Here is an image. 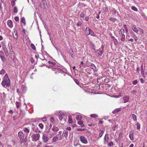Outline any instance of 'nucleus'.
<instances>
[{
	"label": "nucleus",
	"mask_w": 147,
	"mask_h": 147,
	"mask_svg": "<svg viewBox=\"0 0 147 147\" xmlns=\"http://www.w3.org/2000/svg\"><path fill=\"white\" fill-rule=\"evenodd\" d=\"M104 11L105 12H107L108 10V8L107 7H105L103 9Z\"/></svg>",
	"instance_id": "obj_58"
},
{
	"label": "nucleus",
	"mask_w": 147,
	"mask_h": 147,
	"mask_svg": "<svg viewBox=\"0 0 147 147\" xmlns=\"http://www.w3.org/2000/svg\"><path fill=\"white\" fill-rule=\"evenodd\" d=\"M78 124L81 125L82 127H84V126L83 124V122L82 121H78Z\"/></svg>",
	"instance_id": "obj_40"
},
{
	"label": "nucleus",
	"mask_w": 147,
	"mask_h": 147,
	"mask_svg": "<svg viewBox=\"0 0 147 147\" xmlns=\"http://www.w3.org/2000/svg\"><path fill=\"white\" fill-rule=\"evenodd\" d=\"M16 108L18 109L19 108V107L21 105V103L20 102L16 101Z\"/></svg>",
	"instance_id": "obj_30"
},
{
	"label": "nucleus",
	"mask_w": 147,
	"mask_h": 147,
	"mask_svg": "<svg viewBox=\"0 0 147 147\" xmlns=\"http://www.w3.org/2000/svg\"><path fill=\"white\" fill-rule=\"evenodd\" d=\"M21 22L23 23L24 25H25L26 24V21H25V20L24 17H22L21 20Z\"/></svg>",
	"instance_id": "obj_35"
},
{
	"label": "nucleus",
	"mask_w": 147,
	"mask_h": 147,
	"mask_svg": "<svg viewBox=\"0 0 147 147\" xmlns=\"http://www.w3.org/2000/svg\"><path fill=\"white\" fill-rule=\"evenodd\" d=\"M56 115L58 116L59 120L61 121L63 119L65 122L67 119V115L64 112L60 111L59 112H57V113H56Z\"/></svg>",
	"instance_id": "obj_2"
},
{
	"label": "nucleus",
	"mask_w": 147,
	"mask_h": 147,
	"mask_svg": "<svg viewBox=\"0 0 147 147\" xmlns=\"http://www.w3.org/2000/svg\"><path fill=\"white\" fill-rule=\"evenodd\" d=\"M84 14L83 13H82L80 14V17L83 18L84 17Z\"/></svg>",
	"instance_id": "obj_60"
},
{
	"label": "nucleus",
	"mask_w": 147,
	"mask_h": 147,
	"mask_svg": "<svg viewBox=\"0 0 147 147\" xmlns=\"http://www.w3.org/2000/svg\"><path fill=\"white\" fill-rule=\"evenodd\" d=\"M42 139L43 142L45 143H47L49 140V138L47 136L46 134H43L42 136Z\"/></svg>",
	"instance_id": "obj_11"
},
{
	"label": "nucleus",
	"mask_w": 147,
	"mask_h": 147,
	"mask_svg": "<svg viewBox=\"0 0 147 147\" xmlns=\"http://www.w3.org/2000/svg\"><path fill=\"white\" fill-rule=\"evenodd\" d=\"M90 116L92 118H96L98 117V115L95 114H91L90 115Z\"/></svg>",
	"instance_id": "obj_29"
},
{
	"label": "nucleus",
	"mask_w": 147,
	"mask_h": 147,
	"mask_svg": "<svg viewBox=\"0 0 147 147\" xmlns=\"http://www.w3.org/2000/svg\"><path fill=\"white\" fill-rule=\"evenodd\" d=\"M74 80L77 84L78 85L80 83H79L78 80H77L74 78Z\"/></svg>",
	"instance_id": "obj_49"
},
{
	"label": "nucleus",
	"mask_w": 147,
	"mask_h": 147,
	"mask_svg": "<svg viewBox=\"0 0 147 147\" xmlns=\"http://www.w3.org/2000/svg\"><path fill=\"white\" fill-rule=\"evenodd\" d=\"M119 35L121 37V40L123 41L124 42L125 41V36L124 34V33L125 32V30L124 29H121L119 32Z\"/></svg>",
	"instance_id": "obj_4"
},
{
	"label": "nucleus",
	"mask_w": 147,
	"mask_h": 147,
	"mask_svg": "<svg viewBox=\"0 0 147 147\" xmlns=\"http://www.w3.org/2000/svg\"><path fill=\"white\" fill-rule=\"evenodd\" d=\"M141 74L142 75L144 74V70H143V65L142 64L141 66Z\"/></svg>",
	"instance_id": "obj_32"
},
{
	"label": "nucleus",
	"mask_w": 147,
	"mask_h": 147,
	"mask_svg": "<svg viewBox=\"0 0 147 147\" xmlns=\"http://www.w3.org/2000/svg\"><path fill=\"white\" fill-rule=\"evenodd\" d=\"M129 137L130 139L131 140H133L134 139L133 138V132H130L129 135Z\"/></svg>",
	"instance_id": "obj_25"
},
{
	"label": "nucleus",
	"mask_w": 147,
	"mask_h": 147,
	"mask_svg": "<svg viewBox=\"0 0 147 147\" xmlns=\"http://www.w3.org/2000/svg\"><path fill=\"white\" fill-rule=\"evenodd\" d=\"M52 69L55 71V74L59 73H62L63 72V71L61 69L56 67L52 68Z\"/></svg>",
	"instance_id": "obj_9"
},
{
	"label": "nucleus",
	"mask_w": 147,
	"mask_h": 147,
	"mask_svg": "<svg viewBox=\"0 0 147 147\" xmlns=\"http://www.w3.org/2000/svg\"><path fill=\"white\" fill-rule=\"evenodd\" d=\"M68 134V132L67 130L64 131L62 134V136L65 137L66 138H67Z\"/></svg>",
	"instance_id": "obj_18"
},
{
	"label": "nucleus",
	"mask_w": 147,
	"mask_h": 147,
	"mask_svg": "<svg viewBox=\"0 0 147 147\" xmlns=\"http://www.w3.org/2000/svg\"><path fill=\"white\" fill-rule=\"evenodd\" d=\"M112 11L113 12V14L115 15L116 14L118 15L119 13L118 12H117L115 9L113 8L112 10Z\"/></svg>",
	"instance_id": "obj_26"
},
{
	"label": "nucleus",
	"mask_w": 147,
	"mask_h": 147,
	"mask_svg": "<svg viewBox=\"0 0 147 147\" xmlns=\"http://www.w3.org/2000/svg\"><path fill=\"white\" fill-rule=\"evenodd\" d=\"M129 99V97L128 96H125L123 97V100L124 101V103H126L127 102Z\"/></svg>",
	"instance_id": "obj_22"
},
{
	"label": "nucleus",
	"mask_w": 147,
	"mask_h": 147,
	"mask_svg": "<svg viewBox=\"0 0 147 147\" xmlns=\"http://www.w3.org/2000/svg\"><path fill=\"white\" fill-rule=\"evenodd\" d=\"M61 131H59L58 132V134L57 135L54 136L52 139V142H55L57 141H58L59 140H61V137L60 139H59V138L58 136V135H61L62 133Z\"/></svg>",
	"instance_id": "obj_5"
},
{
	"label": "nucleus",
	"mask_w": 147,
	"mask_h": 147,
	"mask_svg": "<svg viewBox=\"0 0 147 147\" xmlns=\"http://www.w3.org/2000/svg\"><path fill=\"white\" fill-rule=\"evenodd\" d=\"M132 30L136 33H137L138 32V30L137 29L136 27L135 26L133 25L131 27Z\"/></svg>",
	"instance_id": "obj_21"
},
{
	"label": "nucleus",
	"mask_w": 147,
	"mask_h": 147,
	"mask_svg": "<svg viewBox=\"0 0 147 147\" xmlns=\"http://www.w3.org/2000/svg\"><path fill=\"white\" fill-rule=\"evenodd\" d=\"M108 145L110 146H112L113 145V142L111 141L109 143Z\"/></svg>",
	"instance_id": "obj_50"
},
{
	"label": "nucleus",
	"mask_w": 147,
	"mask_h": 147,
	"mask_svg": "<svg viewBox=\"0 0 147 147\" xmlns=\"http://www.w3.org/2000/svg\"><path fill=\"white\" fill-rule=\"evenodd\" d=\"M114 38L113 42L115 45H116L118 41L117 39L115 38L114 37H113Z\"/></svg>",
	"instance_id": "obj_42"
},
{
	"label": "nucleus",
	"mask_w": 147,
	"mask_h": 147,
	"mask_svg": "<svg viewBox=\"0 0 147 147\" xmlns=\"http://www.w3.org/2000/svg\"><path fill=\"white\" fill-rule=\"evenodd\" d=\"M91 30L88 27H86V35H87V33L88 32H90V30Z\"/></svg>",
	"instance_id": "obj_34"
},
{
	"label": "nucleus",
	"mask_w": 147,
	"mask_h": 147,
	"mask_svg": "<svg viewBox=\"0 0 147 147\" xmlns=\"http://www.w3.org/2000/svg\"><path fill=\"white\" fill-rule=\"evenodd\" d=\"M137 129H140V125L139 123H137L136 124Z\"/></svg>",
	"instance_id": "obj_44"
},
{
	"label": "nucleus",
	"mask_w": 147,
	"mask_h": 147,
	"mask_svg": "<svg viewBox=\"0 0 147 147\" xmlns=\"http://www.w3.org/2000/svg\"><path fill=\"white\" fill-rule=\"evenodd\" d=\"M90 34L91 36H96V35L94 34V32L92 31L91 30H90V32H88L87 33V35H88Z\"/></svg>",
	"instance_id": "obj_24"
},
{
	"label": "nucleus",
	"mask_w": 147,
	"mask_h": 147,
	"mask_svg": "<svg viewBox=\"0 0 147 147\" xmlns=\"http://www.w3.org/2000/svg\"><path fill=\"white\" fill-rule=\"evenodd\" d=\"M109 20L113 22H115L116 20V19L115 18H111L109 19Z\"/></svg>",
	"instance_id": "obj_46"
},
{
	"label": "nucleus",
	"mask_w": 147,
	"mask_h": 147,
	"mask_svg": "<svg viewBox=\"0 0 147 147\" xmlns=\"http://www.w3.org/2000/svg\"><path fill=\"white\" fill-rule=\"evenodd\" d=\"M82 117L79 115H77L76 117V119L77 120H80L82 119Z\"/></svg>",
	"instance_id": "obj_38"
},
{
	"label": "nucleus",
	"mask_w": 147,
	"mask_h": 147,
	"mask_svg": "<svg viewBox=\"0 0 147 147\" xmlns=\"http://www.w3.org/2000/svg\"><path fill=\"white\" fill-rule=\"evenodd\" d=\"M14 19L16 21H18L19 20V18L17 16H16L14 18Z\"/></svg>",
	"instance_id": "obj_56"
},
{
	"label": "nucleus",
	"mask_w": 147,
	"mask_h": 147,
	"mask_svg": "<svg viewBox=\"0 0 147 147\" xmlns=\"http://www.w3.org/2000/svg\"><path fill=\"white\" fill-rule=\"evenodd\" d=\"M137 92V91L136 90H132L131 91V93L132 94H136Z\"/></svg>",
	"instance_id": "obj_41"
},
{
	"label": "nucleus",
	"mask_w": 147,
	"mask_h": 147,
	"mask_svg": "<svg viewBox=\"0 0 147 147\" xmlns=\"http://www.w3.org/2000/svg\"><path fill=\"white\" fill-rule=\"evenodd\" d=\"M30 46H31V47L32 49H33L34 50H36V47H35V46L33 44H31Z\"/></svg>",
	"instance_id": "obj_43"
},
{
	"label": "nucleus",
	"mask_w": 147,
	"mask_h": 147,
	"mask_svg": "<svg viewBox=\"0 0 147 147\" xmlns=\"http://www.w3.org/2000/svg\"><path fill=\"white\" fill-rule=\"evenodd\" d=\"M15 5V3L14 0H12L11 2V5L12 6H14Z\"/></svg>",
	"instance_id": "obj_54"
},
{
	"label": "nucleus",
	"mask_w": 147,
	"mask_h": 147,
	"mask_svg": "<svg viewBox=\"0 0 147 147\" xmlns=\"http://www.w3.org/2000/svg\"><path fill=\"white\" fill-rule=\"evenodd\" d=\"M38 126H39V127L41 129H42L43 128V125L41 123H39V124H38Z\"/></svg>",
	"instance_id": "obj_47"
},
{
	"label": "nucleus",
	"mask_w": 147,
	"mask_h": 147,
	"mask_svg": "<svg viewBox=\"0 0 147 147\" xmlns=\"http://www.w3.org/2000/svg\"><path fill=\"white\" fill-rule=\"evenodd\" d=\"M132 116L134 121H135L137 120L136 116L134 114H132Z\"/></svg>",
	"instance_id": "obj_36"
},
{
	"label": "nucleus",
	"mask_w": 147,
	"mask_h": 147,
	"mask_svg": "<svg viewBox=\"0 0 147 147\" xmlns=\"http://www.w3.org/2000/svg\"><path fill=\"white\" fill-rule=\"evenodd\" d=\"M69 53L70 55L72 54H74L73 50L72 49H70L69 50Z\"/></svg>",
	"instance_id": "obj_48"
},
{
	"label": "nucleus",
	"mask_w": 147,
	"mask_h": 147,
	"mask_svg": "<svg viewBox=\"0 0 147 147\" xmlns=\"http://www.w3.org/2000/svg\"><path fill=\"white\" fill-rule=\"evenodd\" d=\"M10 80L8 77L7 74H6L3 77L1 82L2 86L4 88L9 87L10 85Z\"/></svg>",
	"instance_id": "obj_1"
},
{
	"label": "nucleus",
	"mask_w": 147,
	"mask_h": 147,
	"mask_svg": "<svg viewBox=\"0 0 147 147\" xmlns=\"http://www.w3.org/2000/svg\"><path fill=\"white\" fill-rule=\"evenodd\" d=\"M18 9L16 7H15L13 9V12L14 13H17L18 12Z\"/></svg>",
	"instance_id": "obj_45"
},
{
	"label": "nucleus",
	"mask_w": 147,
	"mask_h": 147,
	"mask_svg": "<svg viewBox=\"0 0 147 147\" xmlns=\"http://www.w3.org/2000/svg\"><path fill=\"white\" fill-rule=\"evenodd\" d=\"M68 117V122L69 123H72V120L71 119V117L70 115H69Z\"/></svg>",
	"instance_id": "obj_27"
},
{
	"label": "nucleus",
	"mask_w": 147,
	"mask_h": 147,
	"mask_svg": "<svg viewBox=\"0 0 147 147\" xmlns=\"http://www.w3.org/2000/svg\"><path fill=\"white\" fill-rule=\"evenodd\" d=\"M82 25V22L80 21H79L77 24V26H79Z\"/></svg>",
	"instance_id": "obj_53"
},
{
	"label": "nucleus",
	"mask_w": 147,
	"mask_h": 147,
	"mask_svg": "<svg viewBox=\"0 0 147 147\" xmlns=\"http://www.w3.org/2000/svg\"><path fill=\"white\" fill-rule=\"evenodd\" d=\"M71 128L70 127H67V128H66V129L67 130H69V131H70L71 130Z\"/></svg>",
	"instance_id": "obj_63"
},
{
	"label": "nucleus",
	"mask_w": 147,
	"mask_h": 147,
	"mask_svg": "<svg viewBox=\"0 0 147 147\" xmlns=\"http://www.w3.org/2000/svg\"><path fill=\"white\" fill-rule=\"evenodd\" d=\"M51 130L54 132H56L59 131V129L57 127L54 126L52 127Z\"/></svg>",
	"instance_id": "obj_19"
},
{
	"label": "nucleus",
	"mask_w": 147,
	"mask_h": 147,
	"mask_svg": "<svg viewBox=\"0 0 147 147\" xmlns=\"http://www.w3.org/2000/svg\"><path fill=\"white\" fill-rule=\"evenodd\" d=\"M23 130L26 133H28L29 132V130L28 128L26 127H25L23 128Z\"/></svg>",
	"instance_id": "obj_37"
},
{
	"label": "nucleus",
	"mask_w": 147,
	"mask_h": 147,
	"mask_svg": "<svg viewBox=\"0 0 147 147\" xmlns=\"http://www.w3.org/2000/svg\"><path fill=\"white\" fill-rule=\"evenodd\" d=\"M80 141L83 144H86L88 143V141L87 139L84 136H80Z\"/></svg>",
	"instance_id": "obj_8"
},
{
	"label": "nucleus",
	"mask_w": 147,
	"mask_h": 147,
	"mask_svg": "<svg viewBox=\"0 0 147 147\" xmlns=\"http://www.w3.org/2000/svg\"><path fill=\"white\" fill-rule=\"evenodd\" d=\"M87 66L88 67L92 69L94 72L97 71V69H96V67L95 65L93 63H91L90 62H87L86 64Z\"/></svg>",
	"instance_id": "obj_7"
},
{
	"label": "nucleus",
	"mask_w": 147,
	"mask_h": 147,
	"mask_svg": "<svg viewBox=\"0 0 147 147\" xmlns=\"http://www.w3.org/2000/svg\"><path fill=\"white\" fill-rule=\"evenodd\" d=\"M85 20L86 21H88L89 20V17L88 16H86L85 18Z\"/></svg>",
	"instance_id": "obj_62"
},
{
	"label": "nucleus",
	"mask_w": 147,
	"mask_h": 147,
	"mask_svg": "<svg viewBox=\"0 0 147 147\" xmlns=\"http://www.w3.org/2000/svg\"><path fill=\"white\" fill-rule=\"evenodd\" d=\"M14 30L12 32L13 35L15 39H17L18 37L17 31Z\"/></svg>",
	"instance_id": "obj_17"
},
{
	"label": "nucleus",
	"mask_w": 147,
	"mask_h": 147,
	"mask_svg": "<svg viewBox=\"0 0 147 147\" xmlns=\"http://www.w3.org/2000/svg\"><path fill=\"white\" fill-rule=\"evenodd\" d=\"M53 89L55 91L57 89V86H54L53 87Z\"/></svg>",
	"instance_id": "obj_64"
},
{
	"label": "nucleus",
	"mask_w": 147,
	"mask_h": 147,
	"mask_svg": "<svg viewBox=\"0 0 147 147\" xmlns=\"http://www.w3.org/2000/svg\"><path fill=\"white\" fill-rule=\"evenodd\" d=\"M50 121L53 125L55 124V121L54 118L53 117H51L50 119Z\"/></svg>",
	"instance_id": "obj_28"
},
{
	"label": "nucleus",
	"mask_w": 147,
	"mask_h": 147,
	"mask_svg": "<svg viewBox=\"0 0 147 147\" xmlns=\"http://www.w3.org/2000/svg\"><path fill=\"white\" fill-rule=\"evenodd\" d=\"M131 9L135 11H138L137 8L135 6H132L131 7Z\"/></svg>",
	"instance_id": "obj_39"
},
{
	"label": "nucleus",
	"mask_w": 147,
	"mask_h": 147,
	"mask_svg": "<svg viewBox=\"0 0 147 147\" xmlns=\"http://www.w3.org/2000/svg\"><path fill=\"white\" fill-rule=\"evenodd\" d=\"M104 46L102 45L101 47L98 50H97L96 52L97 53L98 55L101 56L102 55L103 50Z\"/></svg>",
	"instance_id": "obj_10"
},
{
	"label": "nucleus",
	"mask_w": 147,
	"mask_h": 147,
	"mask_svg": "<svg viewBox=\"0 0 147 147\" xmlns=\"http://www.w3.org/2000/svg\"><path fill=\"white\" fill-rule=\"evenodd\" d=\"M3 53L2 51H0V57L3 61H4L5 60V59L4 56L3 55Z\"/></svg>",
	"instance_id": "obj_16"
},
{
	"label": "nucleus",
	"mask_w": 147,
	"mask_h": 147,
	"mask_svg": "<svg viewBox=\"0 0 147 147\" xmlns=\"http://www.w3.org/2000/svg\"><path fill=\"white\" fill-rule=\"evenodd\" d=\"M27 89L26 87L25 86L22 85L21 88V90L23 92H25L26 91Z\"/></svg>",
	"instance_id": "obj_20"
},
{
	"label": "nucleus",
	"mask_w": 147,
	"mask_h": 147,
	"mask_svg": "<svg viewBox=\"0 0 147 147\" xmlns=\"http://www.w3.org/2000/svg\"><path fill=\"white\" fill-rule=\"evenodd\" d=\"M83 67V68H84L85 67V65H84V62L83 61H81V63H80V67H79V69H80V70L81 69H80L81 68V67Z\"/></svg>",
	"instance_id": "obj_31"
},
{
	"label": "nucleus",
	"mask_w": 147,
	"mask_h": 147,
	"mask_svg": "<svg viewBox=\"0 0 147 147\" xmlns=\"http://www.w3.org/2000/svg\"><path fill=\"white\" fill-rule=\"evenodd\" d=\"M90 47L92 49H93L94 50H95V46L93 44V43L91 41H90Z\"/></svg>",
	"instance_id": "obj_23"
},
{
	"label": "nucleus",
	"mask_w": 147,
	"mask_h": 147,
	"mask_svg": "<svg viewBox=\"0 0 147 147\" xmlns=\"http://www.w3.org/2000/svg\"><path fill=\"white\" fill-rule=\"evenodd\" d=\"M18 135L20 140L21 144L26 141V139H24V134L21 131L19 132L18 133Z\"/></svg>",
	"instance_id": "obj_6"
},
{
	"label": "nucleus",
	"mask_w": 147,
	"mask_h": 147,
	"mask_svg": "<svg viewBox=\"0 0 147 147\" xmlns=\"http://www.w3.org/2000/svg\"><path fill=\"white\" fill-rule=\"evenodd\" d=\"M40 137V135L39 134H33L31 136L32 141L36 142L39 140Z\"/></svg>",
	"instance_id": "obj_3"
},
{
	"label": "nucleus",
	"mask_w": 147,
	"mask_h": 147,
	"mask_svg": "<svg viewBox=\"0 0 147 147\" xmlns=\"http://www.w3.org/2000/svg\"><path fill=\"white\" fill-rule=\"evenodd\" d=\"M140 82H141L142 83H144V81L143 80V79L142 78H141L140 79Z\"/></svg>",
	"instance_id": "obj_59"
},
{
	"label": "nucleus",
	"mask_w": 147,
	"mask_h": 147,
	"mask_svg": "<svg viewBox=\"0 0 147 147\" xmlns=\"http://www.w3.org/2000/svg\"><path fill=\"white\" fill-rule=\"evenodd\" d=\"M5 72V71L4 69H2L0 71V74H4Z\"/></svg>",
	"instance_id": "obj_51"
},
{
	"label": "nucleus",
	"mask_w": 147,
	"mask_h": 147,
	"mask_svg": "<svg viewBox=\"0 0 147 147\" xmlns=\"http://www.w3.org/2000/svg\"><path fill=\"white\" fill-rule=\"evenodd\" d=\"M109 139V135L108 134H105L104 138V144H106L108 142Z\"/></svg>",
	"instance_id": "obj_12"
},
{
	"label": "nucleus",
	"mask_w": 147,
	"mask_h": 147,
	"mask_svg": "<svg viewBox=\"0 0 147 147\" xmlns=\"http://www.w3.org/2000/svg\"><path fill=\"white\" fill-rule=\"evenodd\" d=\"M4 53L6 55V56H7L8 55L7 53V49H4Z\"/></svg>",
	"instance_id": "obj_52"
},
{
	"label": "nucleus",
	"mask_w": 147,
	"mask_h": 147,
	"mask_svg": "<svg viewBox=\"0 0 147 147\" xmlns=\"http://www.w3.org/2000/svg\"><path fill=\"white\" fill-rule=\"evenodd\" d=\"M48 63L49 65V66H47L46 65V66L48 67V68H50L51 67V68H53L52 67L55 66L56 64L55 63L52 62L50 61H48Z\"/></svg>",
	"instance_id": "obj_15"
},
{
	"label": "nucleus",
	"mask_w": 147,
	"mask_h": 147,
	"mask_svg": "<svg viewBox=\"0 0 147 147\" xmlns=\"http://www.w3.org/2000/svg\"><path fill=\"white\" fill-rule=\"evenodd\" d=\"M137 80H135L132 83L134 85H136L137 84Z\"/></svg>",
	"instance_id": "obj_55"
},
{
	"label": "nucleus",
	"mask_w": 147,
	"mask_h": 147,
	"mask_svg": "<svg viewBox=\"0 0 147 147\" xmlns=\"http://www.w3.org/2000/svg\"><path fill=\"white\" fill-rule=\"evenodd\" d=\"M47 120V118L46 117H44L42 118V121L45 122Z\"/></svg>",
	"instance_id": "obj_57"
},
{
	"label": "nucleus",
	"mask_w": 147,
	"mask_h": 147,
	"mask_svg": "<svg viewBox=\"0 0 147 147\" xmlns=\"http://www.w3.org/2000/svg\"><path fill=\"white\" fill-rule=\"evenodd\" d=\"M105 130L104 129H100L99 130V137H98L97 138V139L98 140L102 136L103 134H104L105 132Z\"/></svg>",
	"instance_id": "obj_13"
},
{
	"label": "nucleus",
	"mask_w": 147,
	"mask_h": 147,
	"mask_svg": "<svg viewBox=\"0 0 147 147\" xmlns=\"http://www.w3.org/2000/svg\"><path fill=\"white\" fill-rule=\"evenodd\" d=\"M123 133L122 132H120L119 133V136L118 140H121L122 138V135Z\"/></svg>",
	"instance_id": "obj_33"
},
{
	"label": "nucleus",
	"mask_w": 147,
	"mask_h": 147,
	"mask_svg": "<svg viewBox=\"0 0 147 147\" xmlns=\"http://www.w3.org/2000/svg\"><path fill=\"white\" fill-rule=\"evenodd\" d=\"M7 24L10 28H12L13 26L12 21L10 20H9L7 21Z\"/></svg>",
	"instance_id": "obj_14"
},
{
	"label": "nucleus",
	"mask_w": 147,
	"mask_h": 147,
	"mask_svg": "<svg viewBox=\"0 0 147 147\" xmlns=\"http://www.w3.org/2000/svg\"><path fill=\"white\" fill-rule=\"evenodd\" d=\"M136 70L137 72H139L140 71V67L139 66H137V68L136 69Z\"/></svg>",
	"instance_id": "obj_61"
}]
</instances>
